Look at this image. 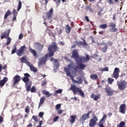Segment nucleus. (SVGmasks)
I'll list each match as a JSON object with an SVG mask.
<instances>
[{"instance_id":"nucleus-1","label":"nucleus","mask_w":127,"mask_h":127,"mask_svg":"<svg viewBox=\"0 0 127 127\" xmlns=\"http://www.w3.org/2000/svg\"><path fill=\"white\" fill-rule=\"evenodd\" d=\"M59 49V48L57 46V44L54 43L53 45H50L48 49L49 53L46 54L45 57L40 58L38 60V66L41 67L42 65H45L47 62V58L48 57H52L54 56V52H57V50Z\"/></svg>"},{"instance_id":"nucleus-2","label":"nucleus","mask_w":127,"mask_h":127,"mask_svg":"<svg viewBox=\"0 0 127 127\" xmlns=\"http://www.w3.org/2000/svg\"><path fill=\"white\" fill-rule=\"evenodd\" d=\"M71 58H74L76 62H79V61H80V62H88L90 60L89 55H86V57L79 56V53H78V50L77 49L73 50Z\"/></svg>"},{"instance_id":"nucleus-3","label":"nucleus","mask_w":127,"mask_h":127,"mask_svg":"<svg viewBox=\"0 0 127 127\" xmlns=\"http://www.w3.org/2000/svg\"><path fill=\"white\" fill-rule=\"evenodd\" d=\"M69 90L73 92V95H78V96H80L82 98H85V93L83 90L78 87L76 86L75 85H71Z\"/></svg>"},{"instance_id":"nucleus-4","label":"nucleus","mask_w":127,"mask_h":127,"mask_svg":"<svg viewBox=\"0 0 127 127\" xmlns=\"http://www.w3.org/2000/svg\"><path fill=\"white\" fill-rule=\"evenodd\" d=\"M24 76L22 79V81L24 82V83H25L26 91H27V92H29L32 84L31 81H30L29 79L30 74H29L28 73H26L24 74Z\"/></svg>"},{"instance_id":"nucleus-5","label":"nucleus","mask_w":127,"mask_h":127,"mask_svg":"<svg viewBox=\"0 0 127 127\" xmlns=\"http://www.w3.org/2000/svg\"><path fill=\"white\" fill-rule=\"evenodd\" d=\"M11 14H13L12 21H15V20H16V17L17 16V14H18V12H16V10L15 8L13 9L12 12H11L10 10L8 9L4 14V19H6L7 17L9 16V15H11Z\"/></svg>"},{"instance_id":"nucleus-6","label":"nucleus","mask_w":127,"mask_h":127,"mask_svg":"<svg viewBox=\"0 0 127 127\" xmlns=\"http://www.w3.org/2000/svg\"><path fill=\"white\" fill-rule=\"evenodd\" d=\"M11 14H13L12 21H15V20H16V17L17 16V14H18V12H16V10L15 8L13 9L12 12H11L10 10L8 9L4 14V19H6L7 17L9 16V15H11Z\"/></svg>"},{"instance_id":"nucleus-7","label":"nucleus","mask_w":127,"mask_h":127,"mask_svg":"<svg viewBox=\"0 0 127 127\" xmlns=\"http://www.w3.org/2000/svg\"><path fill=\"white\" fill-rule=\"evenodd\" d=\"M11 14H13L12 21H15V20H16V17L17 16V14H18V12H16V10L15 8L13 9L12 12H11L10 10L8 9L4 14V19H6L7 17L9 16V15H11Z\"/></svg>"},{"instance_id":"nucleus-8","label":"nucleus","mask_w":127,"mask_h":127,"mask_svg":"<svg viewBox=\"0 0 127 127\" xmlns=\"http://www.w3.org/2000/svg\"><path fill=\"white\" fill-rule=\"evenodd\" d=\"M98 118L95 114L92 115V118L89 120V127H95L96 125H97V122H98Z\"/></svg>"},{"instance_id":"nucleus-9","label":"nucleus","mask_w":127,"mask_h":127,"mask_svg":"<svg viewBox=\"0 0 127 127\" xmlns=\"http://www.w3.org/2000/svg\"><path fill=\"white\" fill-rule=\"evenodd\" d=\"M25 48H26V46L24 45L21 46L19 49H18L16 51V54L19 57L22 56V55H24L25 53Z\"/></svg>"},{"instance_id":"nucleus-10","label":"nucleus","mask_w":127,"mask_h":127,"mask_svg":"<svg viewBox=\"0 0 127 127\" xmlns=\"http://www.w3.org/2000/svg\"><path fill=\"white\" fill-rule=\"evenodd\" d=\"M117 84L119 90H123L127 88V82L125 80L121 81L120 82L117 81Z\"/></svg>"},{"instance_id":"nucleus-11","label":"nucleus","mask_w":127,"mask_h":127,"mask_svg":"<svg viewBox=\"0 0 127 127\" xmlns=\"http://www.w3.org/2000/svg\"><path fill=\"white\" fill-rule=\"evenodd\" d=\"M77 66L76 65H75V67L72 68L73 69H74L75 72H77L78 71V69H79V70H84V68L87 67V65L86 64H84L83 63H79V62H77Z\"/></svg>"},{"instance_id":"nucleus-12","label":"nucleus","mask_w":127,"mask_h":127,"mask_svg":"<svg viewBox=\"0 0 127 127\" xmlns=\"http://www.w3.org/2000/svg\"><path fill=\"white\" fill-rule=\"evenodd\" d=\"M73 69V66L72 64H69L67 65V67H64V69L66 73V76H68L69 77L71 76V70Z\"/></svg>"},{"instance_id":"nucleus-13","label":"nucleus","mask_w":127,"mask_h":127,"mask_svg":"<svg viewBox=\"0 0 127 127\" xmlns=\"http://www.w3.org/2000/svg\"><path fill=\"white\" fill-rule=\"evenodd\" d=\"M119 73H120V68L119 67H115L112 76V78H115L117 80L119 77Z\"/></svg>"},{"instance_id":"nucleus-14","label":"nucleus","mask_w":127,"mask_h":127,"mask_svg":"<svg viewBox=\"0 0 127 127\" xmlns=\"http://www.w3.org/2000/svg\"><path fill=\"white\" fill-rule=\"evenodd\" d=\"M81 40L83 41V42L82 41H76L74 43L76 45H77V46H87L88 44L86 42V40L84 39L83 38H81Z\"/></svg>"},{"instance_id":"nucleus-15","label":"nucleus","mask_w":127,"mask_h":127,"mask_svg":"<svg viewBox=\"0 0 127 127\" xmlns=\"http://www.w3.org/2000/svg\"><path fill=\"white\" fill-rule=\"evenodd\" d=\"M47 19H51L53 17V8H51L49 11L47 12L46 15Z\"/></svg>"},{"instance_id":"nucleus-16","label":"nucleus","mask_w":127,"mask_h":127,"mask_svg":"<svg viewBox=\"0 0 127 127\" xmlns=\"http://www.w3.org/2000/svg\"><path fill=\"white\" fill-rule=\"evenodd\" d=\"M105 92L107 93V96L108 97H111L114 95V90L110 87H106L105 88Z\"/></svg>"},{"instance_id":"nucleus-17","label":"nucleus","mask_w":127,"mask_h":127,"mask_svg":"<svg viewBox=\"0 0 127 127\" xmlns=\"http://www.w3.org/2000/svg\"><path fill=\"white\" fill-rule=\"evenodd\" d=\"M9 33H10V29H8L7 30V33L6 31L2 33V34L0 35V38L1 39H3L4 38L7 39L9 36Z\"/></svg>"},{"instance_id":"nucleus-18","label":"nucleus","mask_w":127,"mask_h":127,"mask_svg":"<svg viewBox=\"0 0 127 127\" xmlns=\"http://www.w3.org/2000/svg\"><path fill=\"white\" fill-rule=\"evenodd\" d=\"M91 114H92V111H88L87 114L85 113L82 116L81 119L82 121H86V120H88V119L90 118V115Z\"/></svg>"},{"instance_id":"nucleus-19","label":"nucleus","mask_w":127,"mask_h":127,"mask_svg":"<svg viewBox=\"0 0 127 127\" xmlns=\"http://www.w3.org/2000/svg\"><path fill=\"white\" fill-rule=\"evenodd\" d=\"M20 80H21V78L20 77V76L19 75H15L13 78V86L14 87V85H16V84H17V83L20 82Z\"/></svg>"},{"instance_id":"nucleus-20","label":"nucleus","mask_w":127,"mask_h":127,"mask_svg":"<svg viewBox=\"0 0 127 127\" xmlns=\"http://www.w3.org/2000/svg\"><path fill=\"white\" fill-rule=\"evenodd\" d=\"M116 23L114 22H110L109 24V27L112 28L110 29V30H113V32H117L118 31V28H116Z\"/></svg>"},{"instance_id":"nucleus-21","label":"nucleus","mask_w":127,"mask_h":127,"mask_svg":"<svg viewBox=\"0 0 127 127\" xmlns=\"http://www.w3.org/2000/svg\"><path fill=\"white\" fill-rule=\"evenodd\" d=\"M91 99H93L94 101H98L99 99H101V94H98L97 95H95L94 93L91 94L90 96Z\"/></svg>"},{"instance_id":"nucleus-22","label":"nucleus","mask_w":127,"mask_h":127,"mask_svg":"<svg viewBox=\"0 0 127 127\" xmlns=\"http://www.w3.org/2000/svg\"><path fill=\"white\" fill-rule=\"evenodd\" d=\"M34 46L36 47L38 51H42V50H43V47H44V46H43V45H41V44L38 42L35 43Z\"/></svg>"},{"instance_id":"nucleus-23","label":"nucleus","mask_w":127,"mask_h":127,"mask_svg":"<svg viewBox=\"0 0 127 127\" xmlns=\"http://www.w3.org/2000/svg\"><path fill=\"white\" fill-rule=\"evenodd\" d=\"M7 81H8V78L7 77H4L3 79L0 80V88H3V86Z\"/></svg>"},{"instance_id":"nucleus-24","label":"nucleus","mask_w":127,"mask_h":127,"mask_svg":"<svg viewBox=\"0 0 127 127\" xmlns=\"http://www.w3.org/2000/svg\"><path fill=\"white\" fill-rule=\"evenodd\" d=\"M127 107V105L126 104H122L120 107L119 112L122 113V114H125L126 111V108Z\"/></svg>"},{"instance_id":"nucleus-25","label":"nucleus","mask_w":127,"mask_h":127,"mask_svg":"<svg viewBox=\"0 0 127 127\" xmlns=\"http://www.w3.org/2000/svg\"><path fill=\"white\" fill-rule=\"evenodd\" d=\"M20 60L21 61V63H25V64L28 65H30V62H28L27 61V59L25 57H23L20 59Z\"/></svg>"},{"instance_id":"nucleus-26","label":"nucleus","mask_w":127,"mask_h":127,"mask_svg":"<svg viewBox=\"0 0 127 127\" xmlns=\"http://www.w3.org/2000/svg\"><path fill=\"white\" fill-rule=\"evenodd\" d=\"M77 119V116L76 115H71L70 116V119H69V123H71V125L75 123V120Z\"/></svg>"},{"instance_id":"nucleus-27","label":"nucleus","mask_w":127,"mask_h":127,"mask_svg":"<svg viewBox=\"0 0 127 127\" xmlns=\"http://www.w3.org/2000/svg\"><path fill=\"white\" fill-rule=\"evenodd\" d=\"M107 115H106V114L103 115V118L101 119V120H100V124H99L100 127H104L103 123L101 124V123H102V122H105V121H106V120L107 119Z\"/></svg>"},{"instance_id":"nucleus-28","label":"nucleus","mask_w":127,"mask_h":127,"mask_svg":"<svg viewBox=\"0 0 127 127\" xmlns=\"http://www.w3.org/2000/svg\"><path fill=\"white\" fill-rule=\"evenodd\" d=\"M101 44L105 46L102 48V51L103 52V53H106L108 50V44H107L106 43H102Z\"/></svg>"},{"instance_id":"nucleus-29","label":"nucleus","mask_w":127,"mask_h":127,"mask_svg":"<svg viewBox=\"0 0 127 127\" xmlns=\"http://www.w3.org/2000/svg\"><path fill=\"white\" fill-rule=\"evenodd\" d=\"M28 66L30 67V71L32 72H34V73H36V72H37V68L34 67L33 65L30 64V63L29 65H28Z\"/></svg>"},{"instance_id":"nucleus-30","label":"nucleus","mask_w":127,"mask_h":127,"mask_svg":"<svg viewBox=\"0 0 127 127\" xmlns=\"http://www.w3.org/2000/svg\"><path fill=\"white\" fill-rule=\"evenodd\" d=\"M42 93L43 95H45V96H47V98H49V97H51V96L53 95L52 93H50L48 91H46L45 90H43L42 91Z\"/></svg>"},{"instance_id":"nucleus-31","label":"nucleus","mask_w":127,"mask_h":127,"mask_svg":"<svg viewBox=\"0 0 127 127\" xmlns=\"http://www.w3.org/2000/svg\"><path fill=\"white\" fill-rule=\"evenodd\" d=\"M44 101H45V97L44 96L40 98L38 109H39V108H40V107H41V106L44 104Z\"/></svg>"},{"instance_id":"nucleus-32","label":"nucleus","mask_w":127,"mask_h":127,"mask_svg":"<svg viewBox=\"0 0 127 127\" xmlns=\"http://www.w3.org/2000/svg\"><path fill=\"white\" fill-rule=\"evenodd\" d=\"M71 29H72V28L70 27V26L69 25V24H67L66 25H65V30L66 33L67 34L70 33V32L71 31Z\"/></svg>"},{"instance_id":"nucleus-33","label":"nucleus","mask_w":127,"mask_h":127,"mask_svg":"<svg viewBox=\"0 0 127 127\" xmlns=\"http://www.w3.org/2000/svg\"><path fill=\"white\" fill-rule=\"evenodd\" d=\"M29 52H30V53H32V54H33L34 57H37V53H36V51L35 50L31 48H29Z\"/></svg>"},{"instance_id":"nucleus-34","label":"nucleus","mask_w":127,"mask_h":127,"mask_svg":"<svg viewBox=\"0 0 127 127\" xmlns=\"http://www.w3.org/2000/svg\"><path fill=\"white\" fill-rule=\"evenodd\" d=\"M77 80H78V81L73 80V82H74V83H76V84H78L79 85H80V84H82L83 79H82V78L81 77H79L78 78H77Z\"/></svg>"},{"instance_id":"nucleus-35","label":"nucleus","mask_w":127,"mask_h":127,"mask_svg":"<svg viewBox=\"0 0 127 127\" xmlns=\"http://www.w3.org/2000/svg\"><path fill=\"white\" fill-rule=\"evenodd\" d=\"M90 77V79H92V80L98 79V75L96 74H91Z\"/></svg>"},{"instance_id":"nucleus-36","label":"nucleus","mask_w":127,"mask_h":127,"mask_svg":"<svg viewBox=\"0 0 127 127\" xmlns=\"http://www.w3.org/2000/svg\"><path fill=\"white\" fill-rule=\"evenodd\" d=\"M21 6H22V3H21V1L19 0L17 9V11H19V10L21 9Z\"/></svg>"},{"instance_id":"nucleus-37","label":"nucleus","mask_w":127,"mask_h":127,"mask_svg":"<svg viewBox=\"0 0 127 127\" xmlns=\"http://www.w3.org/2000/svg\"><path fill=\"white\" fill-rule=\"evenodd\" d=\"M117 127H126V123H125L124 121H122L117 125Z\"/></svg>"},{"instance_id":"nucleus-38","label":"nucleus","mask_w":127,"mask_h":127,"mask_svg":"<svg viewBox=\"0 0 127 127\" xmlns=\"http://www.w3.org/2000/svg\"><path fill=\"white\" fill-rule=\"evenodd\" d=\"M99 28H101V29H106L107 27H108V24H103L99 25Z\"/></svg>"},{"instance_id":"nucleus-39","label":"nucleus","mask_w":127,"mask_h":127,"mask_svg":"<svg viewBox=\"0 0 127 127\" xmlns=\"http://www.w3.org/2000/svg\"><path fill=\"white\" fill-rule=\"evenodd\" d=\"M16 50H17V48L16 47V45H14L13 46V49L11 51V54H14V53H16V51H17Z\"/></svg>"},{"instance_id":"nucleus-40","label":"nucleus","mask_w":127,"mask_h":127,"mask_svg":"<svg viewBox=\"0 0 127 127\" xmlns=\"http://www.w3.org/2000/svg\"><path fill=\"white\" fill-rule=\"evenodd\" d=\"M119 1V0H109L108 3L109 4H115V2H118Z\"/></svg>"},{"instance_id":"nucleus-41","label":"nucleus","mask_w":127,"mask_h":127,"mask_svg":"<svg viewBox=\"0 0 127 127\" xmlns=\"http://www.w3.org/2000/svg\"><path fill=\"white\" fill-rule=\"evenodd\" d=\"M54 62L55 66L57 68H58V67H59V62H58V61L56 59H54Z\"/></svg>"},{"instance_id":"nucleus-42","label":"nucleus","mask_w":127,"mask_h":127,"mask_svg":"<svg viewBox=\"0 0 127 127\" xmlns=\"http://www.w3.org/2000/svg\"><path fill=\"white\" fill-rule=\"evenodd\" d=\"M6 44L7 46L9 45V44H10V42H11V38H10V37H8V38H6Z\"/></svg>"},{"instance_id":"nucleus-43","label":"nucleus","mask_w":127,"mask_h":127,"mask_svg":"<svg viewBox=\"0 0 127 127\" xmlns=\"http://www.w3.org/2000/svg\"><path fill=\"white\" fill-rule=\"evenodd\" d=\"M114 81H115V79H114L112 78L109 77L108 78V84H110V85H112V84H113V82H114Z\"/></svg>"},{"instance_id":"nucleus-44","label":"nucleus","mask_w":127,"mask_h":127,"mask_svg":"<svg viewBox=\"0 0 127 127\" xmlns=\"http://www.w3.org/2000/svg\"><path fill=\"white\" fill-rule=\"evenodd\" d=\"M32 119L34 120L36 123H38V119L37 118V116H36L35 115L33 116L32 119L30 120L31 122V121H32Z\"/></svg>"},{"instance_id":"nucleus-45","label":"nucleus","mask_w":127,"mask_h":127,"mask_svg":"<svg viewBox=\"0 0 127 127\" xmlns=\"http://www.w3.org/2000/svg\"><path fill=\"white\" fill-rule=\"evenodd\" d=\"M30 91H31V93H35L36 92V88L34 87V86H32V87L30 88Z\"/></svg>"},{"instance_id":"nucleus-46","label":"nucleus","mask_w":127,"mask_h":127,"mask_svg":"<svg viewBox=\"0 0 127 127\" xmlns=\"http://www.w3.org/2000/svg\"><path fill=\"white\" fill-rule=\"evenodd\" d=\"M22 115H21L20 114H19L17 116H16V117H17V120H16L15 121H16V122L17 121H18V120H20V119H22Z\"/></svg>"},{"instance_id":"nucleus-47","label":"nucleus","mask_w":127,"mask_h":127,"mask_svg":"<svg viewBox=\"0 0 127 127\" xmlns=\"http://www.w3.org/2000/svg\"><path fill=\"white\" fill-rule=\"evenodd\" d=\"M61 109V104H58L56 106V110H57V111H58L59 110H60Z\"/></svg>"},{"instance_id":"nucleus-48","label":"nucleus","mask_w":127,"mask_h":127,"mask_svg":"<svg viewBox=\"0 0 127 127\" xmlns=\"http://www.w3.org/2000/svg\"><path fill=\"white\" fill-rule=\"evenodd\" d=\"M25 112L27 114H29V106L28 105L27 106V107L25 108Z\"/></svg>"},{"instance_id":"nucleus-49","label":"nucleus","mask_w":127,"mask_h":127,"mask_svg":"<svg viewBox=\"0 0 127 127\" xmlns=\"http://www.w3.org/2000/svg\"><path fill=\"white\" fill-rule=\"evenodd\" d=\"M62 93V89H59L55 91V94H61Z\"/></svg>"},{"instance_id":"nucleus-50","label":"nucleus","mask_w":127,"mask_h":127,"mask_svg":"<svg viewBox=\"0 0 127 127\" xmlns=\"http://www.w3.org/2000/svg\"><path fill=\"white\" fill-rule=\"evenodd\" d=\"M86 10H92V7L90 6H87L85 7Z\"/></svg>"},{"instance_id":"nucleus-51","label":"nucleus","mask_w":127,"mask_h":127,"mask_svg":"<svg viewBox=\"0 0 127 127\" xmlns=\"http://www.w3.org/2000/svg\"><path fill=\"white\" fill-rule=\"evenodd\" d=\"M84 18L86 21H87V22H90V19H89V17L88 16H85L84 17Z\"/></svg>"},{"instance_id":"nucleus-52","label":"nucleus","mask_w":127,"mask_h":127,"mask_svg":"<svg viewBox=\"0 0 127 127\" xmlns=\"http://www.w3.org/2000/svg\"><path fill=\"white\" fill-rule=\"evenodd\" d=\"M47 81L46 80H45L41 84V86H42L43 87V86H45V85H47Z\"/></svg>"},{"instance_id":"nucleus-53","label":"nucleus","mask_w":127,"mask_h":127,"mask_svg":"<svg viewBox=\"0 0 127 127\" xmlns=\"http://www.w3.org/2000/svg\"><path fill=\"white\" fill-rule=\"evenodd\" d=\"M44 115V113H43V112H40L39 114V116L40 117V118H43V115Z\"/></svg>"},{"instance_id":"nucleus-54","label":"nucleus","mask_w":127,"mask_h":127,"mask_svg":"<svg viewBox=\"0 0 127 127\" xmlns=\"http://www.w3.org/2000/svg\"><path fill=\"white\" fill-rule=\"evenodd\" d=\"M101 71L108 72V71H109V68H108V67H104V68H103L101 70Z\"/></svg>"},{"instance_id":"nucleus-55","label":"nucleus","mask_w":127,"mask_h":127,"mask_svg":"<svg viewBox=\"0 0 127 127\" xmlns=\"http://www.w3.org/2000/svg\"><path fill=\"white\" fill-rule=\"evenodd\" d=\"M22 38H23V34L21 33L19 35V39H22Z\"/></svg>"},{"instance_id":"nucleus-56","label":"nucleus","mask_w":127,"mask_h":127,"mask_svg":"<svg viewBox=\"0 0 127 127\" xmlns=\"http://www.w3.org/2000/svg\"><path fill=\"white\" fill-rule=\"evenodd\" d=\"M59 119V117L57 116L53 119L54 122H57V120Z\"/></svg>"},{"instance_id":"nucleus-57","label":"nucleus","mask_w":127,"mask_h":127,"mask_svg":"<svg viewBox=\"0 0 127 127\" xmlns=\"http://www.w3.org/2000/svg\"><path fill=\"white\" fill-rule=\"evenodd\" d=\"M3 121V117L2 116H0V124H1L2 122Z\"/></svg>"},{"instance_id":"nucleus-58","label":"nucleus","mask_w":127,"mask_h":127,"mask_svg":"<svg viewBox=\"0 0 127 127\" xmlns=\"http://www.w3.org/2000/svg\"><path fill=\"white\" fill-rule=\"evenodd\" d=\"M99 34H100L101 35H104V33H105V31H100L98 32Z\"/></svg>"},{"instance_id":"nucleus-59","label":"nucleus","mask_w":127,"mask_h":127,"mask_svg":"<svg viewBox=\"0 0 127 127\" xmlns=\"http://www.w3.org/2000/svg\"><path fill=\"white\" fill-rule=\"evenodd\" d=\"M102 11H103V9H101L98 12V15H101L102 14Z\"/></svg>"},{"instance_id":"nucleus-60","label":"nucleus","mask_w":127,"mask_h":127,"mask_svg":"<svg viewBox=\"0 0 127 127\" xmlns=\"http://www.w3.org/2000/svg\"><path fill=\"white\" fill-rule=\"evenodd\" d=\"M63 113V111L62 110H58V113L59 115H61Z\"/></svg>"},{"instance_id":"nucleus-61","label":"nucleus","mask_w":127,"mask_h":127,"mask_svg":"<svg viewBox=\"0 0 127 127\" xmlns=\"http://www.w3.org/2000/svg\"><path fill=\"white\" fill-rule=\"evenodd\" d=\"M42 121H41L39 123V126H37L36 127H41V126H42Z\"/></svg>"},{"instance_id":"nucleus-62","label":"nucleus","mask_w":127,"mask_h":127,"mask_svg":"<svg viewBox=\"0 0 127 127\" xmlns=\"http://www.w3.org/2000/svg\"><path fill=\"white\" fill-rule=\"evenodd\" d=\"M53 1H55L56 3H59L61 1V0H53Z\"/></svg>"},{"instance_id":"nucleus-63","label":"nucleus","mask_w":127,"mask_h":127,"mask_svg":"<svg viewBox=\"0 0 127 127\" xmlns=\"http://www.w3.org/2000/svg\"><path fill=\"white\" fill-rule=\"evenodd\" d=\"M108 44H109V45H110V46H112V45H113V42H111V41H108Z\"/></svg>"},{"instance_id":"nucleus-64","label":"nucleus","mask_w":127,"mask_h":127,"mask_svg":"<svg viewBox=\"0 0 127 127\" xmlns=\"http://www.w3.org/2000/svg\"><path fill=\"white\" fill-rule=\"evenodd\" d=\"M27 127H32V124L30 123L29 125L27 126Z\"/></svg>"}]
</instances>
